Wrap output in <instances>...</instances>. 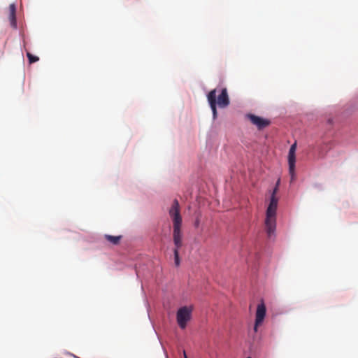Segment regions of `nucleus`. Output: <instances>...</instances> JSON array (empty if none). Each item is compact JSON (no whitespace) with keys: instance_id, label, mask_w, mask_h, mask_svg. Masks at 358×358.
<instances>
[{"instance_id":"obj_1","label":"nucleus","mask_w":358,"mask_h":358,"mask_svg":"<svg viewBox=\"0 0 358 358\" xmlns=\"http://www.w3.org/2000/svg\"><path fill=\"white\" fill-rule=\"evenodd\" d=\"M280 183V179L278 178L272 192L270 203L266 209L265 227L268 237L269 238H271L272 236H274L276 227V210L278 200L275 196V194L278 191Z\"/></svg>"},{"instance_id":"obj_2","label":"nucleus","mask_w":358,"mask_h":358,"mask_svg":"<svg viewBox=\"0 0 358 358\" xmlns=\"http://www.w3.org/2000/svg\"><path fill=\"white\" fill-rule=\"evenodd\" d=\"M216 97V89L210 91L207 95V99L212 110L213 117L214 120H215L217 116V106H218L220 108H224L227 107L230 103L227 90L226 88H222L221 90L220 94L217 96V99Z\"/></svg>"},{"instance_id":"obj_3","label":"nucleus","mask_w":358,"mask_h":358,"mask_svg":"<svg viewBox=\"0 0 358 358\" xmlns=\"http://www.w3.org/2000/svg\"><path fill=\"white\" fill-rule=\"evenodd\" d=\"M169 215L173 221V241L177 245L180 243V238H182V217L180 213V206L177 199H174L171 208Z\"/></svg>"},{"instance_id":"obj_4","label":"nucleus","mask_w":358,"mask_h":358,"mask_svg":"<svg viewBox=\"0 0 358 358\" xmlns=\"http://www.w3.org/2000/svg\"><path fill=\"white\" fill-rule=\"evenodd\" d=\"M192 309L187 306L180 308L177 312V322L181 329H185L191 319Z\"/></svg>"},{"instance_id":"obj_5","label":"nucleus","mask_w":358,"mask_h":358,"mask_svg":"<svg viewBox=\"0 0 358 358\" xmlns=\"http://www.w3.org/2000/svg\"><path fill=\"white\" fill-rule=\"evenodd\" d=\"M266 313V308L264 303L262 301L258 304L257 307L256 314H255V322L254 327L255 332H257L258 327L260 326L265 318Z\"/></svg>"},{"instance_id":"obj_6","label":"nucleus","mask_w":358,"mask_h":358,"mask_svg":"<svg viewBox=\"0 0 358 358\" xmlns=\"http://www.w3.org/2000/svg\"><path fill=\"white\" fill-rule=\"evenodd\" d=\"M246 117L254 125L258 128V129H263L271 124L269 120L264 119L253 114H248Z\"/></svg>"},{"instance_id":"obj_7","label":"nucleus","mask_w":358,"mask_h":358,"mask_svg":"<svg viewBox=\"0 0 358 358\" xmlns=\"http://www.w3.org/2000/svg\"><path fill=\"white\" fill-rule=\"evenodd\" d=\"M294 151L289 150L288 154V163H289V172L291 176V180H294V169H295V162H296V155Z\"/></svg>"},{"instance_id":"obj_8","label":"nucleus","mask_w":358,"mask_h":358,"mask_svg":"<svg viewBox=\"0 0 358 358\" xmlns=\"http://www.w3.org/2000/svg\"><path fill=\"white\" fill-rule=\"evenodd\" d=\"M8 19L10 23V26L13 29L17 28V21H16V7L14 3H12L9 6V15Z\"/></svg>"},{"instance_id":"obj_9","label":"nucleus","mask_w":358,"mask_h":358,"mask_svg":"<svg viewBox=\"0 0 358 358\" xmlns=\"http://www.w3.org/2000/svg\"><path fill=\"white\" fill-rule=\"evenodd\" d=\"M174 243V249H173V255L175 259V264L176 266L180 265V258H179V249L182 246V238H180V243L177 245L176 242Z\"/></svg>"},{"instance_id":"obj_10","label":"nucleus","mask_w":358,"mask_h":358,"mask_svg":"<svg viewBox=\"0 0 358 358\" xmlns=\"http://www.w3.org/2000/svg\"><path fill=\"white\" fill-rule=\"evenodd\" d=\"M104 237L108 241L111 243L113 245H118L120 240L122 239V236H111L106 234Z\"/></svg>"},{"instance_id":"obj_11","label":"nucleus","mask_w":358,"mask_h":358,"mask_svg":"<svg viewBox=\"0 0 358 358\" xmlns=\"http://www.w3.org/2000/svg\"><path fill=\"white\" fill-rule=\"evenodd\" d=\"M27 56L29 59V63H34L39 60V58L38 57L31 55L30 52H27Z\"/></svg>"},{"instance_id":"obj_12","label":"nucleus","mask_w":358,"mask_h":358,"mask_svg":"<svg viewBox=\"0 0 358 358\" xmlns=\"http://www.w3.org/2000/svg\"><path fill=\"white\" fill-rule=\"evenodd\" d=\"M296 143H294V144H292L289 148V150H291L292 152L294 151V152H296Z\"/></svg>"},{"instance_id":"obj_13","label":"nucleus","mask_w":358,"mask_h":358,"mask_svg":"<svg viewBox=\"0 0 358 358\" xmlns=\"http://www.w3.org/2000/svg\"><path fill=\"white\" fill-rule=\"evenodd\" d=\"M200 223V220L199 218H197L194 222V226L195 227H198Z\"/></svg>"},{"instance_id":"obj_14","label":"nucleus","mask_w":358,"mask_h":358,"mask_svg":"<svg viewBox=\"0 0 358 358\" xmlns=\"http://www.w3.org/2000/svg\"><path fill=\"white\" fill-rule=\"evenodd\" d=\"M183 353H184V357H185V358H187V357L186 353H185V351L183 352Z\"/></svg>"},{"instance_id":"obj_15","label":"nucleus","mask_w":358,"mask_h":358,"mask_svg":"<svg viewBox=\"0 0 358 358\" xmlns=\"http://www.w3.org/2000/svg\"><path fill=\"white\" fill-rule=\"evenodd\" d=\"M321 157H324V155H320Z\"/></svg>"},{"instance_id":"obj_16","label":"nucleus","mask_w":358,"mask_h":358,"mask_svg":"<svg viewBox=\"0 0 358 358\" xmlns=\"http://www.w3.org/2000/svg\"><path fill=\"white\" fill-rule=\"evenodd\" d=\"M248 358H251V357H248Z\"/></svg>"}]
</instances>
